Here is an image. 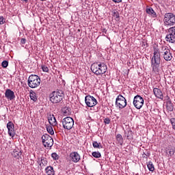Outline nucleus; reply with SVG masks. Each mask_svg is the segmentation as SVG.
I'll return each mask as SVG.
<instances>
[{
    "instance_id": "5701e85b",
    "label": "nucleus",
    "mask_w": 175,
    "mask_h": 175,
    "mask_svg": "<svg viewBox=\"0 0 175 175\" xmlns=\"http://www.w3.org/2000/svg\"><path fill=\"white\" fill-rule=\"evenodd\" d=\"M113 17L115 18L116 21H120V12L116 10L111 12Z\"/></svg>"
},
{
    "instance_id": "39448f33",
    "label": "nucleus",
    "mask_w": 175,
    "mask_h": 175,
    "mask_svg": "<svg viewBox=\"0 0 175 175\" xmlns=\"http://www.w3.org/2000/svg\"><path fill=\"white\" fill-rule=\"evenodd\" d=\"M163 23L165 26L172 27L175 24V15L172 12L165 13L163 18Z\"/></svg>"
},
{
    "instance_id": "bb28decb",
    "label": "nucleus",
    "mask_w": 175,
    "mask_h": 175,
    "mask_svg": "<svg viewBox=\"0 0 175 175\" xmlns=\"http://www.w3.org/2000/svg\"><path fill=\"white\" fill-rule=\"evenodd\" d=\"M147 167L150 172H154L155 170V167H154V164H152V161H149L147 164Z\"/></svg>"
},
{
    "instance_id": "c03bdc74",
    "label": "nucleus",
    "mask_w": 175,
    "mask_h": 175,
    "mask_svg": "<svg viewBox=\"0 0 175 175\" xmlns=\"http://www.w3.org/2000/svg\"><path fill=\"white\" fill-rule=\"evenodd\" d=\"M40 166H42V163H40Z\"/></svg>"
},
{
    "instance_id": "cd10ccee",
    "label": "nucleus",
    "mask_w": 175,
    "mask_h": 175,
    "mask_svg": "<svg viewBox=\"0 0 175 175\" xmlns=\"http://www.w3.org/2000/svg\"><path fill=\"white\" fill-rule=\"evenodd\" d=\"M92 146L94 148H103V147L102 146V144H100V143H98V142L96 141H94L92 142Z\"/></svg>"
},
{
    "instance_id": "412c9836",
    "label": "nucleus",
    "mask_w": 175,
    "mask_h": 175,
    "mask_svg": "<svg viewBox=\"0 0 175 175\" xmlns=\"http://www.w3.org/2000/svg\"><path fill=\"white\" fill-rule=\"evenodd\" d=\"M166 109L167 111H173L174 107L171 100L166 102Z\"/></svg>"
},
{
    "instance_id": "a211bd4d",
    "label": "nucleus",
    "mask_w": 175,
    "mask_h": 175,
    "mask_svg": "<svg viewBox=\"0 0 175 175\" xmlns=\"http://www.w3.org/2000/svg\"><path fill=\"white\" fill-rule=\"evenodd\" d=\"M146 12L147 14H149L153 18H157V12H155V11H154V9H152V8H146Z\"/></svg>"
},
{
    "instance_id": "4c0bfd02",
    "label": "nucleus",
    "mask_w": 175,
    "mask_h": 175,
    "mask_svg": "<svg viewBox=\"0 0 175 175\" xmlns=\"http://www.w3.org/2000/svg\"><path fill=\"white\" fill-rule=\"evenodd\" d=\"M21 44H25V43H27V39L21 38Z\"/></svg>"
},
{
    "instance_id": "2f4dec72",
    "label": "nucleus",
    "mask_w": 175,
    "mask_h": 175,
    "mask_svg": "<svg viewBox=\"0 0 175 175\" xmlns=\"http://www.w3.org/2000/svg\"><path fill=\"white\" fill-rule=\"evenodd\" d=\"M51 157L54 161H57V159H59V155L57 154V152H53L51 154Z\"/></svg>"
},
{
    "instance_id": "aec40b11",
    "label": "nucleus",
    "mask_w": 175,
    "mask_h": 175,
    "mask_svg": "<svg viewBox=\"0 0 175 175\" xmlns=\"http://www.w3.org/2000/svg\"><path fill=\"white\" fill-rule=\"evenodd\" d=\"M21 150H20V149H14L12 152V157L16 158V159H18V158L21 157Z\"/></svg>"
},
{
    "instance_id": "6ab92c4d",
    "label": "nucleus",
    "mask_w": 175,
    "mask_h": 175,
    "mask_svg": "<svg viewBox=\"0 0 175 175\" xmlns=\"http://www.w3.org/2000/svg\"><path fill=\"white\" fill-rule=\"evenodd\" d=\"M48 120L50 125L55 126L57 124V119H55V117H54V115H50L48 116Z\"/></svg>"
},
{
    "instance_id": "f257e3e1",
    "label": "nucleus",
    "mask_w": 175,
    "mask_h": 175,
    "mask_svg": "<svg viewBox=\"0 0 175 175\" xmlns=\"http://www.w3.org/2000/svg\"><path fill=\"white\" fill-rule=\"evenodd\" d=\"M90 69L94 75H105L107 70V66L105 63L94 62L92 64Z\"/></svg>"
},
{
    "instance_id": "e433bc0d",
    "label": "nucleus",
    "mask_w": 175,
    "mask_h": 175,
    "mask_svg": "<svg viewBox=\"0 0 175 175\" xmlns=\"http://www.w3.org/2000/svg\"><path fill=\"white\" fill-rule=\"evenodd\" d=\"M5 24V19L3 16H0V25Z\"/></svg>"
},
{
    "instance_id": "a878e982",
    "label": "nucleus",
    "mask_w": 175,
    "mask_h": 175,
    "mask_svg": "<svg viewBox=\"0 0 175 175\" xmlns=\"http://www.w3.org/2000/svg\"><path fill=\"white\" fill-rule=\"evenodd\" d=\"M30 99L33 102L38 100V97L36 96V93H35V92H30Z\"/></svg>"
},
{
    "instance_id": "473e14b6",
    "label": "nucleus",
    "mask_w": 175,
    "mask_h": 175,
    "mask_svg": "<svg viewBox=\"0 0 175 175\" xmlns=\"http://www.w3.org/2000/svg\"><path fill=\"white\" fill-rule=\"evenodd\" d=\"M1 66L3 68H8V66H9V62H8V60L3 61L1 63Z\"/></svg>"
},
{
    "instance_id": "c756f323",
    "label": "nucleus",
    "mask_w": 175,
    "mask_h": 175,
    "mask_svg": "<svg viewBox=\"0 0 175 175\" xmlns=\"http://www.w3.org/2000/svg\"><path fill=\"white\" fill-rule=\"evenodd\" d=\"M46 128L48 133L50 135H54V130L53 129V126L46 125Z\"/></svg>"
},
{
    "instance_id": "f8f14e48",
    "label": "nucleus",
    "mask_w": 175,
    "mask_h": 175,
    "mask_svg": "<svg viewBox=\"0 0 175 175\" xmlns=\"http://www.w3.org/2000/svg\"><path fill=\"white\" fill-rule=\"evenodd\" d=\"M162 51L163 53V58L165 61H172L173 55L170 53V50L167 49V46H162Z\"/></svg>"
},
{
    "instance_id": "7c9ffc66",
    "label": "nucleus",
    "mask_w": 175,
    "mask_h": 175,
    "mask_svg": "<svg viewBox=\"0 0 175 175\" xmlns=\"http://www.w3.org/2000/svg\"><path fill=\"white\" fill-rule=\"evenodd\" d=\"M92 155L94 158H100V157H102V154H100V152L99 151H98V152H93L92 153Z\"/></svg>"
},
{
    "instance_id": "c9c22d12",
    "label": "nucleus",
    "mask_w": 175,
    "mask_h": 175,
    "mask_svg": "<svg viewBox=\"0 0 175 175\" xmlns=\"http://www.w3.org/2000/svg\"><path fill=\"white\" fill-rule=\"evenodd\" d=\"M41 68L43 72H49V67L46 66L45 65H42Z\"/></svg>"
},
{
    "instance_id": "9d476101",
    "label": "nucleus",
    "mask_w": 175,
    "mask_h": 175,
    "mask_svg": "<svg viewBox=\"0 0 175 175\" xmlns=\"http://www.w3.org/2000/svg\"><path fill=\"white\" fill-rule=\"evenodd\" d=\"M144 105V99L140 95H137L134 97L133 99V105L136 109L140 110Z\"/></svg>"
},
{
    "instance_id": "79ce46f5",
    "label": "nucleus",
    "mask_w": 175,
    "mask_h": 175,
    "mask_svg": "<svg viewBox=\"0 0 175 175\" xmlns=\"http://www.w3.org/2000/svg\"><path fill=\"white\" fill-rule=\"evenodd\" d=\"M23 2H28V0H22Z\"/></svg>"
},
{
    "instance_id": "f3484780",
    "label": "nucleus",
    "mask_w": 175,
    "mask_h": 175,
    "mask_svg": "<svg viewBox=\"0 0 175 175\" xmlns=\"http://www.w3.org/2000/svg\"><path fill=\"white\" fill-rule=\"evenodd\" d=\"M45 173L47 175H55V171H54V167L53 166L49 165L45 168Z\"/></svg>"
},
{
    "instance_id": "dca6fc26",
    "label": "nucleus",
    "mask_w": 175,
    "mask_h": 175,
    "mask_svg": "<svg viewBox=\"0 0 175 175\" xmlns=\"http://www.w3.org/2000/svg\"><path fill=\"white\" fill-rule=\"evenodd\" d=\"M153 92L156 98H158L159 99H161V100L163 99V93H162V91L160 89L154 88L153 89Z\"/></svg>"
},
{
    "instance_id": "393cba45",
    "label": "nucleus",
    "mask_w": 175,
    "mask_h": 175,
    "mask_svg": "<svg viewBox=\"0 0 175 175\" xmlns=\"http://www.w3.org/2000/svg\"><path fill=\"white\" fill-rule=\"evenodd\" d=\"M125 137H127V139L129 140L131 139H133V133L129 130L128 131L124 132Z\"/></svg>"
},
{
    "instance_id": "9b49d317",
    "label": "nucleus",
    "mask_w": 175,
    "mask_h": 175,
    "mask_svg": "<svg viewBox=\"0 0 175 175\" xmlns=\"http://www.w3.org/2000/svg\"><path fill=\"white\" fill-rule=\"evenodd\" d=\"M85 103L88 107H94L98 104V100L96 98L92 96L88 95L85 97Z\"/></svg>"
},
{
    "instance_id": "0eeeda50",
    "label": "nucleus",
    "mask_w": 175,
    "mask_h": 175,
    "mask_svg": "<svg viewBox=\"0 0 175 175\" xmlns=\"http://www.w3.org/2000/svg\"><path fill=\"white\" fill-rule=\"evenodd\" d=\"M41 139L44 147H49V148H51L52 146L54 145V140L49 134L43 135Z\"/></svg>"
},
{
    "instance_id": "a19ab883",
    "label": "nucleus",
    "mask_w": 175,
    "mask_h": 175,
    "mask_svg": "<svg viewBox=\"0 0 175 175\" xmlns=\"http://www.w3.org/2000/svg\"><path fill=\"white\" fill-rule=\"evenodd\" d=\"M167 100H170V98H169V96H167L166 97Z\"/></svg>"
},
{
    "instance_id": "f03ea898",
    "label": "nucleus",
    "mask_w": 175,
    "mask_h": 175,
    "mask_svg": "<svg viewBox=\"0 0 175 175\" xmlns=\"http://www.w3.org/2000/svg\"><path fill=\"white\" fill-rule=\"evenodd\" d=\"M153 72H159V65L161 64V53L158 49H154L152 57L150 58Z\"/></svg>"
},
{
    "instance_id": "4468645a",
    "label": "nucleus",
    "mask_w": 175,
    "mask_h": 175,
    "mask_svg": "<svg viewBox=\"0 0 175 175\" xmlns=\"http://www.w3.org/2000/svg\"><path fill=\"white\" fill-rule=\"evenodd\" d=\"M7 128L8 129V135L11 137L16 136V131H14V124L13 122H8L7 124Z\"/></svg>"
},
{
    "instance_id": "37998d69",
    "label": "nucleus",
    "mask_w": 175,
    "mask_h": 175,
    "mask_svg": "<svg viewBox=\"0 0 175 175\" xmlns=\"http://www.w3.org/2000/svg\"><path fill=\"white\" fill-rule=\"evenodd\" d=\"M44 163H47V161H44Z\"/></svg>"
},
{
    "instance_id": "c85d7f7f",
    "label": "nucleus",
    "mask_w": 175,
    "mask_h": 175,
    "mask_svg": "<svg viewBox=\"0 0 175 175\" xmlns=\"http://www.w3.org/2000/svg\"><path fill=\"white\" fill-rule=\"evenodd\" d=\"M62 112L64 116H69L70 114V108L66 107L62 109Z\"/></svg>"
},
{
    "instance_id": "b1692460",
    "label": "nucleus",
    "mask_w": 175,
    "mask_h": 175,
    "mask_svg": "<svg viewBox=\"0 0 175 175\" xmlns=\"http://www.w3.org/2000/svg\"><path fill=\"white\" fill-rule=\"evenodd\" d=\"M168 151V157H173L174 155L175 150L171 146H168L167 150H166V152L167 154Z\"/></svg>"
},
{
    "instance_id": "423d86ee",
    "label": "nucleus",
    "mask_w": 175,
    "mask_h": 175,
    "mask_svg": "<svg viewBox=\"0 0 175 175\" xmlns=\"http://www.w3.org/2000/svg\"><path fill=\"white\" fill-rule=\"evenodd\" d=\"M62 125L64 129H67V131H70V129L73 128V125H75V120H73V118L68 116L62 120Z\"/></svg>"
},
{
    "instance_id": "58836bf2",
    "label": "nucleus",
    "mask_w": 175,
    "mask_h": 175,
    "mask_svg": "<svg viewBox=\"0 0 175 175\" xmlns=\"http://www.w3.org/2000/svg\"><path fill=\"white\" fill-rule=\"evenodd\" d=\"M113 2H115V3H120V2H122V0H112Z\"/></svg>"
},
{
    "instance_id": "ddd939ff",
    "label": "nucleus",
    "mask_w": 175,
    "mask_h": 175,
    "mask_svg": "<svg viewBox=\"0 0 175 175\" xmlns=\"http://www.w3.org/2000/svg\"><path fill=\"white\" fill-rule=\"evenodd\" d=\"M69 158L70 162H73L74 163H77L81 159L80 154L77 152H72L69 154Z\"/></svg>"
},
{
    "instance_id": "4be33fe9",
    "label": "nucleus",
    "mask_w": 175,
    "mask_h": 175,
    "mask_svg": "<svg viewBox=\"0 0 175 175\" xmlns=\"http://www.w3.org/2000/svg\"><path fill=\"white\" fill-rule=\"evenodd\" d=\"M116 137V142H118V144L122 146L124 144V138L122 137V135L121 134H117Z\"/></svg>"
},
{
    "instance_id": "7ed1b4c3",
    "label": "nucleus",
    "mask_w": 175,
    "mask_h": 175,
    "mask_svg": "<svg viewBox=\"0 0 175 175\" xmlns=\"http://www.w3.org/2000/svg\"><path fill=\"white\" fill-rule=\"evenodd\" d=\"M49 99L51 103H60L64 99V92L62 90L53 91L49 94Z\"/></svg>"
},
{
    "instance_id": "1a4fd4ad",
    "label": "nucleus",
    "mask_w": 175,
    "mask_h": 175,
    "mask_svg": "<svg viewBox=\"0 0 175 175\" xmlns=\"http://www.w3.org/2000/svg\"><path fill=\"white\" fill-rule=\"evenodd\" d=\"M165 40L166 42H169V43H175V27H172L168 29V32L166 35Z\"/></svg>"
},
{
    "instance_id": "a18cd8bd",
    "label": "nucleus",
    "mask_w": 175,
    "mask_h": 175,
    "mask_svg": "<svg viewBox=\"0 0 175 175\" xmlns=\"http://www.w3.org/2000/svg\"><path fill=\"white\" fill-rule=\"evenodd\" d=\"M40 1H46V0H40Z\"/></svg>"
},
{
    "instance_id": "ea45409f",
    "label": "nucleus",
    "mask_w": 175,
    "mask_h": 175,
    "mask_svg": "<svg viewBox=\"0 0 175 175\" xmlns=\"http://www.w3.org/2000/svg\"><path fill=\"white\" fill-rule=\"evenodd\" d=\"M103 32H105V33H107V30H106V29H103Z\"/></svg>"
},
{
    "instance_id": "20e7f679",
    "label": "nucleus",
    "mask_w": 175,
    "mask_h": 175,
    "mask_svg": "<svg viewBox=\"0 0 175 175\" xmlns=\"http://www.w3.org/2000/svg\"><path fill=\"white\" fill-rule=\"evenodd\" d=\"M27 84L30 88H37L40 85V78L38 75H30L27 80Z\"/></svg>"
},
{
    "instance_id": "f704fd0d",
    "label": "nucleus",
    "mask_w": 175,
    "mask_h": 175,
    "mask_svg": "<svg viewBox=\"0 0 175 175\" xmlns=\"http://www.w3.org/2000/svg\"><path fill=\"white\" fill-rule=\"evenodd\" d=\"M111 121V120H110L109 118H106L104 119L103 122H104V124H105V125H109V124H110Z\"/></svg>"
},
{
    "instance_id": "2eb2a0df",
    "label": "nucleus",
    "mask_w": 175,
    "mask_h": 175,
    "mask_svg": "<svg viewBox=\"0 0 175 175\" xmlns=\"http://www.w3.org/2000/svg\"><path fill=\"white\" fill-rule=\"evenodd\" d=\"M5 97L8 100H14L16 99V95L14 94V92L10 89H7L5 92Z\"/></svg>"
},
{
    "instance_id": "6e6552de",
    "label": "nucleus",
    "mask_w": 175,
    "mask_h": 175,
    "mask_svg": "<svg viewBox=\"0 0 175 175\" xmlns=\"http://www.w3.org/2000/svg\"><path fill=\"white\" fill-rule=\"evenodd\" d=\"M116 106L118 109H124L126 107V98L122 95L120 94L116 99Z\"/></svg>"
},
{
    "instance_id": "72a5a7b5",
    "label": "nucleus",
    "mask_w": 175,
    "mask_h": 175,
    "mask_svg": "<svg viewBox=\"0 0 175 175\" xmlns=\"http://www.w3.org/2000/svg\"><path fill=\"white\" fill-rule=\"evenodd\" d=\"M171 125L172 126V129L175 131V118H172L170 120Z\"/></svg>"
}]
</instances>
